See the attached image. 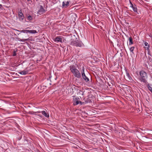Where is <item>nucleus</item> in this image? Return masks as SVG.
I'll return each mask as SVG.
<instances>
[{"label":"nucleus","instance_id":"f257e3e1","mask_svg":"<svg viewBox=\"0 0 152 152\" xmlns=\"http://www.w3.org/2000/svg\"><path fill=\"white\" fill-rule=\"evenodd\" d=\"M140 76H139L138 79L141 82H142L145 84L148 83L146 79L148 77L147 73L144 71L142 70L139 72Z\"/></svg>","mask_w":152,"mask_h":152},{"label":"nucleus","instance_id":"f03ea898","mask_svg":"<svg viewBox=\"0 0 152 152\" xmlns=\"http://www.w3.org/2000/svg\"><path fill=\"white\" fill-rule=\"evenodd\" d=\"M70 70L75 77L77 78H80L81 77V74L79 71L76 68L75 66H70Z\"/></svg>","mask_w":152,"mask_h":152},{"label":"nucleus","instance_id":"7ed1b4c3","mask_svg":"<svg viewBox=\"0 0 152 152\" xmlns=\"http://www.w3.org/2000/svg\"><path fill=\"white\" fill-rule=\"evenodd\" d=\"M70 44L72 45L79 47H81L83 46V44L82 42L75 41L73 39H71V42Z\"/></svg>","mask_w":152,"mask_h":152},{"label":"nucleus","instance_id":"20e7f679","mask_svg":"<svg viewBox=\"0 0 152 152\" xmlns=\"http://www.w3.org/2000/svg\"><path fill=\"white\" fill-rule=\"evenodd\" d=\"M73 105H76L79 104H80V105H82L84 103V102H82L80 101V98L79 97H76L75 96H73Z\"/></svg>","mask_w":152,"mask_h":152},{"label":"nucleus","instance_id":"39448f33","mask_svg":"<svg viewBox=\"0 0 152 152\" xmlns=\"http://www.w3.org/2000/svg\"><path fill=\"white\" fill-rule=\"evenodd\" d=\"M16 31H20L21 32H23L24 33H27L28 32L31 33H35L37 32V31L36 30H22L20 31H19L18 30H15Z\"/></svg>","mask_w":152,"mask_h":152},{"label":"nucleus","instance_id":"423d86ee","mask_svg":"<svg viewBox=\"0 0 152 152\" xmlns=\"http://www.w3.org/2000/svg\"><path fill=\"white\" fill-rule=\"evenodd\" d=\"M82 76L83 79L84 80L85 82H87L89 81V79L86 76L84 73V70L83 69L81 72Z\"/></svg>","mask_w":152,"mask_h":152},{"label":"nucleus","instance_id":"0eeeda50","mask_svg":"<svg viewBox=\"0 0 152 152\" xmlns=\"http://www.w3.org/2000/svg\"><path fill=\"white\" fill-rule=\"evenodd\" d=\"M45 12V10L43 8L42 5H40L39 9L37 12L38 13L41 15Z\"/></svg>","mask_w":152,"mask_h":152},{"label":"nucleus","instance_id":"6e6552de","mask_svg":"<svg viewBox=\"0 0 152 152\" xmlns=\"http://www.w3.org/2000/svg\"><path fill=\"white\" fill-rule=\"evenodd\" d=\"M18 15L20 20L22 21L24 18V16L21 10L19 12Z\"/></svg>","mask_w":152,"mask_h":152},{"label":"nucleus","instance_id":"1a4fd4ad","mask_svg":"<svg viewBox=\"0 0 152 152\" xmlns=\"http://www.w3.org/2000/svg\"><path fill=\"white\" fill-rule=\"evenodd\" d=\"M126 75L127 81L130 82H132L133 81L132 77L130 76L129 73L127 71H126Z\"/></svg>","mask_w":152,"mask_h":152},{"label":"nucleus","instance_id":"9d476101","mask_svg":"<svg viewBox=\"0 0 152 152\" xmlns=\"http://www.w3.org/2000/svg\"><path fill=\"white\" fill-rule=\"evenodd\" d=\"M66 2V4L64 1H63L62 2V7L63 8H66L69 6V2L68 1H67Z\"/></svg>","mask_w":152,"mask_h":152},{"label":"nucleus","instance_id":"9b49d317","mask_svg":"<svg viewBox=\"0 0 152 152\" xmlns=\"http://www.w3.org/2000/svg\"><path fill=\"white\" fill-rule=\"evenodd\" d=\"M62 38L60 37H57L54 39V41L56 42H62Z\"/></svg>","mask_w":152,"mask_h":152},{"label":"nucleus","instance_id":"f8f14e48","mask_svg":"<svg viewBox=\"0 0 152 152\" xmlns=\"http://www.w3.org/2000/svg\"><path fill=\"white\" fill-rule=\"evenodd\" d=\"M28 71L23 70L20 72H18L19 74L22 75H26L28 74Z\"/></svg>","mask_w":152,"mask_h":152},{"label":"nucleus","instance_id":"ddd939ff","mask_svg":"<svg viewBox=\"0 0 152 152\" xmlns=\"http://www.w3.org/2000/svg\"><path fill=\"white\" fill-rule=\"evenodd\" d=\"M41 113L42 115L48 118L49 117V114L45 111H41Z\"/></svg>","mask_w":152,"mask_h":152},{"label":"nucleus","instance_id":"4468645a","mask_svg":"<svg viewBox=\"0 0 152 152\" xmlns=\"http://www.w3.org/2000/svg\"><path fill=\"white\" fill-rule=\"evenodd\" d=\"M144 44L147 47L146 48V49L148 50V51H149V47L150 46L148 44V43L147 42H146L144 41Z\"/></svg>","mask_w":152,"mask_h":152},{"label":"nucleus","instance_id":"2eb2a0df","mask_svg":"<svg viewBox=\"0 0 152 152\" xmlns=\"http://www.w3.org/2000/svg\"><path fill=\"white\" fill-rule=\"evenodd\" d=\"M133 44V39L131 37L129 38V45H131Z\"/></svg>","mask_w":152,"mask_h":152},{"label":"nucleus","instance_id":"dca6fc26","mask_svg":"<svg viewBox=\"0 0 152 152\" xmlns=\"http://www.w3.org/2000/svg\"><path fill=\"white\" fill-rule=\"evenodd\" d=\"M149 84H148L147 85V87L149 90L152 93V87Z\"/></svg>","mask_w":152,"mask_h":152},{"label":"nucleus","instance_id":"f3484780","mask_svg":"<svg viewBox=\"0 0 152 152\" xmlns=\"http://www.w3.org/2000/svg\"><path fill=\"white\" fill-rule=\"evenodd\" d=\"M132 9L134 12L136 13L137 12V9L136 5H134V7L132 8Z\"/></svg>","mask_w":152,"mask_h":152},{"label":"nucleus","instance_id":"a211bd4d","mask_svg":"<svg viewBox=\"0 0 152 152\" xmlns=\"http://www.w3.org/2000/svg\"><path fill=\"white\" fill-rule=\"evenodd\" d=\"M26 19L27 20L30 21L31 20H32V18L31 15H29L26 17Z\"/></svg>","mask_w":152,"mask_h":152},{"label":"nucleus","instance_id":"6ab92c4d","mask_svg":"<svg viewBox=\"0 0 152 152\" xmlns=\"http://www.w3.org/2000/svg\"><path fill=\"white\" fill-rule=\"evenodd\" d=\"M18 41H21V42H25L26 41H27L28 40V39H21L20 38H18Z\"/></svg>","mask_w":152,"mask_h":152},{"label":"nucleus","instance_id":"aec40b11","mask_svg":"<svg viewBox=\"0 0 152 152\" xmlns=\"http://www.w3.org/2000/svg\"><path fill=\"white\" fill-rule=\"evenodd\" d=\"M134 47H132L130 48V50L131 52H132V53H134L133 51L134 50Z\"/></svg>","mask_w":152,"mask_h":152},{"label":"nucleus","instance_id":"412c9836","mask_svg":"<svg viewBox=\"0 0 152 152\" xmlns=\"http://www.w3.org/2000/svg\"><path fill=\"white\" fill-rule=\"evenodd\" d=\"M17 50H14L13 52V54L12 55L13 56H15L16 55V52H17Z\"/></svg>","mask_w":152,"mask_h":152},{"label":"nucleus","instance_id":"4be33fe9","mask_svg":"<svg viewBox=\"0 0 152 152\" xmlns=\"http://www.w3.org/2000/svg\"><path fill=\"white\" fill-rule=\"evenodd\" d=\"M130 4H131V5L130 6V7L133 8L134 7V5H136L135 4H133L130 1Z\"/></svg>","mask_w":152,"mask_h":152},{"label":"nucleus","instance_id":"5701e85b","mask_svg":"<svg viewBox=\"0 0 152 152\" xmlns=\"http://www.w3.org/2000/svg\"><path fill=\"white\" fill-rule=\"evenodd\" d=\"M29 113L31 114H34L35 113V112L32 111L29 112Z\"/></svg>","mask_w":152,"mask_h":152},{"label":"nucleus","instance_id":"b1692460","mask_svg":"<svg viewBox=\"0 0 152 152\" xmlns=\"http://www.w3.org/2000/svg\"><path fill=\"white\" fill-rule=\"evenodd\" d=\"M41 113V112H40V111H37V112H35V113Z\"/></svg>","mask_w":152,"mask_h":152},{"label":"nucleus","instance_id":"393cba45","mask_svg":"<svg viewBox=\"0 0 152 152\" xmlns=\"http://www.w3.org/2000/svg\"><path fill=\"white\" fill-rule=\"evenodd\" d=\"M38 115L39 116H40V117H41L42 116V115H41L39 114V115Z\"/></svg>","mask_w":152,"mask_h":152},{"label":"nucleus","instance_id":"a878e982","mask_svg":"<svg viewBox=\"0 0 152 152\" xmlns=\"http://www.w3.org/2000/svg\"><path fill=\"white\" fill-rule=\"evenodd\" d=\"M2 6V5L1 4H0V8H1V7Z\"/></svg>","mask_w":152,"mask_h":152},{"label":"nucleus","instance_id":"bb28decb","mask_svg":"<svg viewBox=\"0 0 152 152\" xmlns=\"http://www.w3.org/2000/svg\"><path fill=\"white\" fill-rule=\"evenodd\" d=\"M71 89H72V90H73V88H71L70 89V90H71Z\"/></svg>","mask_w":152,"mask_h":152},{"label":"nucleus","instance_id":"cd10ccee","mask_svg":"<svg viewBox=\"0 0 152 152\" xmlns=\"http://www.w3.org/2000/svg\"><path fill=\"white\" fill-rule=\"evenodd\" d=\"M28 1H29L30 0H27Z\"/></svg>","mask_w":152,"mask_h":152},{"label":"nucleus","instance_id":"c85d7f7f","mask_svg":"<svg viewBox=\"0 0 152 152\" xmlns=\"http://www.w3.org/2000/svg\"><path fill=\"white\" fill-rule=\"evenodd\" d=\"M39 0H36V1H38Z\"/></svg>","mask_w":152,"mask_h":152}]
</instances>
